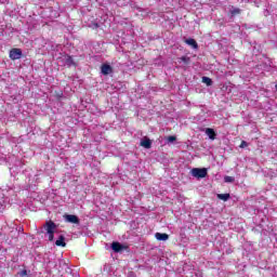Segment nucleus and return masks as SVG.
<instances>
[{"label": "nucleus", "mask_w": 277, "mask_h": 277, "mask_svg": "<svg viewBox=\"0 0 277 277\" xmlns=\"http://www.w3.org/2000/svg\"><path fill=\"white\" fill-rule=\"evenodd\" d=\"M43 228L47 230L49 235V241H53L55 239V228H57V225L53 221H47L43 225Z\"/></svg>", "instance_id": "1"}, {"label": "nucleus", "mask_w": 277, "mask_h": 277, "mask_svg": "<svg viewBox=\"0 0 277 277\" xmlns=\"http://www.w3.org/2000/svg\"><path fill=\"white\" fill-rule=\"evenodd\" d=\"M190 174L195 176V179H205L208 174L207 169L202 168H194L190 171Z\"/></svg>", "instance_id": "2"}, {"label": "nucleus", "mask_w": 277, "mask_h": 277, "mask_svg": "<svg viewBox=\"0 0 277 277\" xmlns=\"http://www.w3.org/2000/svg\"><path fill=\"white\" fill-rule=\"evenodd\" d=\"M9 57H10V60H13V62L16 60H21V57H23V50H21L18 48L11 49V51L9 53Z\"/></svg>", "instance_id": "3"}, {"label": "nucleus", "mask_w": 277, "mask_h": 277, "mask_svg": "<svg viewBox=\"0 0 277 277\" xmlns=\"http://www.w3.org/2000/svg\"><path fill=\"white\" fill-rule=\"evenodd\" d=\"M64 220L69 224H80L79 216L75 214H64Z\"/></svg>", "instance_id": "4"}, {"label": "nucleus", "mask_w": 277, "mask_h": 277, "mask_svg": "<svg viewBox=\"0 0 277 277\" xmlns=\"http://www.w3.org/2000/svg\"><path fill=\"white\" fill-rule=\"evenodd\" d=\"M129 247L120 243V242H113L111 243V250H114V252H122L123 250H127Z\"/></svg>", "instance_id": "5"}, {"label": "nucleus", "mask_w": 277, "mask_h": 277, "mask_svg": "<svg viewBox=\"0 0 277 277\" xmlns=\"http://www.w3.org/2000/svg\"><path fill=\"white\" fill-rule=\"evenodd\" d=\"M101 72H102V75H105V76L111 75V72H114V67H111L108 64H103L101 66Z\"/></svg>", "instance_id": "6"}, {"label": "nucleus", "mask_w": 277, "mask_h": 277, "mask_svg": "<svg viewBox=\"0 0 277 277\" xmlns=\"http://www.w3.org/2000/svg\"><path fill=\"white\" fill-rule=\"evenodd\" d=\"M55 246L60 248H66V237H64V235H61L58 239L55 241Z\"/></svg>", "instance_id": "7"}, {"label": "nucleus", "mask_w": 277, "mask_h": 277, "mask_svg": "<svg viewBox=\"0 0 277 277\" xmlns=\"http://www.w3.org/2000/svg\"><path fill=\"white\" fill-rule=\"evenodd\" d=\"M155 237L158 241H168L170 239V235L161 233H156Z\"/></svg>", "instance_id": "8"}, {"label": "nucleus", "mask_w": 277, "mask_h": 277, "mask_svg": "<svg viewBox=\"0 0 277 277\" xmlns=\"http://www.w3.org/2000/svg\"><path fill=\"white\" fill-rule=\"evenodd\" d=\"M141 146L143 148H153V141H150V138H144L141 141Z\"/></svg>", "instance_id": "9"}, {"label": "nucleus", "mask_w": 277, "mask_h": 277, "mask_svg": "<svg viewBox=\"0 0 277 277\" xmlns=\"http://www.w3.org/2000/svg\"><path fill=\"white\" fill-rule=\"evenodd\" d=\"M184 42L188 44V47H192V49H198V42L196 41V39L189 38L184 40Z\"/></svg>", "instance_id": "10"}, {"label": "nucleus", "mask_w": 277, "mask_h": 277, "mask_svg": "<svg viewBox=\"0 0 277 277\" xmlns=\"http://www.w3.org/2000/svg\"><path fill=\"white\" fill-rule=\"evenodd\" d=\"M206 134L208 135V137H210L211 140H215V136L217 134H215V130L208 128L206 129Z\"/></svg>", "instance_id": "11"}, {"label": "nucleus", "mask_w": 277, "mask_h": 277, "mask_svg": "<svg viewBox=\"0 0 277 277\" xmlns=\"http://www.w3.org/2000/svg\"><path fill=\"white\" fill-rule=\"evenodd\" d=\"M216 197L224 202L230 200V194H217Z\"/></svg>", "instance_id": "12"}, {"label": "nucleus", "mask_w": 277, "mask_h": 277, "mask_svg": "<svg viewBox=\"0 0 277 277\" xmlns=\"http://www.w3.org/2000/svg\"><path fill=\"white\" fill-rule=\"evenodd\" d=\"M65 64H67V66H75V60H72V56L67 55Z\"/></svg>", "instance_id": "13"}, {"label": "nucleus", "mask_w": 277, "mask_h": 277, "mask_svg": "<svg viewBox=\"0 0 277 277\" xmlns=\"http://www.w3.org/2000/svg\"><path fill=\"white\" fill-rule=\"evenodd\" d=\"M202 83H206V85H213V80L209 77H202Z\"/></svg>", "instance_id": "14"}, {"label": "nucleus", "mask_w": 277, "mask_h": 277, "mask_svg": "<svg viewBox=\"0 0 277 277\" xmlns=\"http://www.w3.org/2000/svg\"><path fill=\"white\" fill-rule=\"evenodd\" d=\"M225 183H235V179L230 175H226L224 177Z\"/></svg>", "instance_id": "15"}, {"label": "nucleus", "mask_w": 277, "mask_h": 277, "mask_svg": "<svg viewBox=\"0 0 277 277\" xmlns=\"http://www.w3.org/2000/svg\"><path fill=\"white\" fill-rule=\"evenodd\" d=\"M232 16H237V14H241V9H234L230 11Z\"/></svg>", "instance_id": "16"}, {"label": "nucleus", "mask_w": 277, "mask_h": 277, "mask_svg": "<svg viewBox=\"0 0 277 277\" xmlns=\"http://www.w3.org/2000/svg\"><path fill=\"white\" fill-rule=\"evenodd\" d=\"M181 62H183L184 64H189V57L187 56H182L180 57Z\"/></svg>", "instance_id": "17"}, {"label": "nucleus", "mask_w": 277, "mask_h": 277, "mask_svg": "<svg viewBox=\"0 0 277 277\" xmlns=\"http://www.w3.org/2000/svg\"><path fill=\"white\" fill-rule=\"evenodd\" d=\"M239 148H248V142L241 141Z\"/></svg>", "instance_id": "18"}, {"label": "nucleus", "mask_w": 277, "mask_h": 277, "mask_svg": "<svg viewBox=\"0 0 277 277\" xmlns=\"http://www.w3.org/2000/svg\"><path fill=\"white\" fill-rule=\"evenodd\" d=\"M18 276H19V277H25V276H27V269L21 271V272L18 273Z\"/></svg>", "instance_id": "19"}, {"label": "nucleus", "mask_w": 277, "mask_h": 277, "mask_svg": "<svg viewBox=\"0 0 277 277\" xmlns=\"http://www.w3.org/2000/svg\"><path fill=\"white\" fill-rule=\"evenodd\" d=\"M168 142H176V136L174 135L168 136Z\"/></svg>", "instance_id": "20"}]
</instances>
